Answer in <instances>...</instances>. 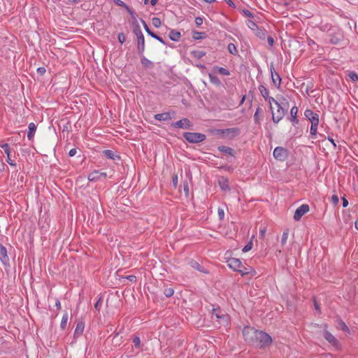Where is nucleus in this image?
I'll use <instances>...</instances> for the list:
<instances>
[{"label": "nucleus", "instance_id": "6e6d98bb", "mask_svg": "<svg viewBox=\"0 0 358 358\" xmlns=\"http://www.w3.org/2000/svg\"><path fill=\"white\" fill-rule=\"evenodd\" d=\"M266 232V227H263V228H262L260 229V236H261L262 238H264Z\"/></svg>", "mask_w": 358, "mask_h": 358}, {"label": "nucleus", "instance_id": "79ce46f5", "mask_svg": "<svg viewBox=\"0 0 358 358\" xmlns=\"http://www.w3.org/2000/svg\"><path fill=\"white\" fill-rule=\"evenodd\" d=\"M247 25L250 29L252 30H255L257 27L256 23L250 20L247 21Z\"/></svg>", "mask_w": 358, "mask_h": 358}, {"label": "nucleus", "instance_id": "8fccbe9b", "mask_svg": "<svg viewBox=\"0 0 358 358\" xmlns=\"http://www.w3.org/2000/svg\"><path fill=\"white\" fill-rule=\"evenodd\" d=\"M219 149H220V150L225 152L229 153V154H231V152H232V149L231 148H227V147H224V146L220 147Z\"/></svg>", "mask_w": 358, "mask_h": 358}, {"label": "nucleus", "instance_id": "aec40b11", "mask_svg": "<svg viewBox=\"0 0 358 358\" xmlns=\"http://www.w3.org/2000/svg\"><path fill=\"white\" fill-rule=\"evenodd\" d=\"M213 72L216 73H220V74L224 75V76H229L230 75L229 71L223 67L214 66L213 68Z\"/></svg>", "mask_w": 358, "mask_h": 358}, {"label": "nucleus", "instance_id": "864d4df0", "mask_svg": "<svg viewBox=\"0 0 358 358\" xmlns=\"http://www.w3.org/2000/svg\"><path fill=\"white\" fill-rule=\"evenodd\" d=\"M331 201H332V202H333L334 204H336H336L338 203V201H339V199H338V196H337V195H333V196H331Z\"/></svg>", "mask_w": 358, "mask_h": 358}, {"label": "nucleus", "instance_id": "dca6fc26", "mask_svg": "<svg viewBox=\"0 0 358 358\" xmlns=\"http://www.w3.org/2000/svg\"><path fill=\"white\" fill-rule=\"evenodd\" d=\"M208 77L210 79V82L217 86H220L221 85V81L216 76V73L213 72V69H212L211 71L208 73Z\"/></svg>", "mask_w": 358, "mask_h": 358}, {"label": "nucleus", "instance_id": "4c0bfd02", "mask_svg": "<svg viewBox=\"0 0 358 358\" xmlns=\"http://www.w3.org/2000/svg\"><path fill=\"white\" fill-rule=\"evenodd\" d=\"M288 232L284 231L282 233V237H281V244L282 245H285L287 243V241L288 239Z\"/></svg>", "mask_w": 358, "mask_h": 358}, {"label": "nucleus", "instance_id": "f704fd0d", "mask_svg": "<svg viewBox=\"0 0 358 358\" xmlns=\"http://www.w3.org/2000/svg\"><path fill=\"white\" fill-rule=\"evenodd\" d=\"M261 113H262V110L260 108H258L257 110H256V112L254 115V120L255 121V122H259V120H260V118H261Z\"/></svg>", "mask_w": 358, "mask_h": 358}, {"label": "nucleus", "instance_id": "338daca9", "mask_svg": "<svg viewBox=\"0 0 358 358\" xmlns=\"http://www.w3.org/2000/svg\"><path fill=\"white\" fill-rule=\"evenodd\" d=\"M100 175H101V179L103 178H106V176H107V174L106 172H101L100 171Z\"/></svg>", "mask_w": 358, "mask_h": 358}, {"label": "nucleus", "instance_id": "a211bd4d", "mask_svg": "<svg viewBox=\"0 0 358 358\" xmlns=\"http://www.w3.org/2000/svg\"><path fill=\"white\" fill-rule=\"evenodd\" d=\"M88 180L92 182H96L101 180L100 171L95 170L91 172L88 176Z\"/></svg>", "mask_w": 358, "mask_h": 358}, {"label": "nucleus", "instance_id": "603ef678", "mask_svg": "<svg viewBox=\"0 0 358 358\" xmlns=\"http://www.w3.org/2000/svg\"><path fill=\"white\" fill-rule=\"evenodd\" d=\"M6 162H7L9 165H10V166H15V163L14 162V161H13V160H12V159H10V155H7Z\"/></svg>", "mask_w": 358, "mask_h": 358}, {"label": "nucleus", "instance_id": "13d9d810", "mask_svg": "<svg viewBox=\"0 0 358 358\" xmlns=\"http://www.w3.org/2000/svg\"><path fill=\"white\" fill-rule=\"evenodd\" d=\"M184 191L187 196L189 194V187L187 182L184 183Z\"/></svg>", "mask_w": 358, "mask_h": 358}, {"label": "nucleus", "instance_id": "2eb2a0df", "mask_svg": "<svg viewBox=\"0 0 358 358\" xmlns=\"http://www.w3.org/2000/svg\"><path fill=\"white\" fill-rule=\"evenodd\" d=\"M217 134H222V135H229L231 134L232 136H236L238 133V129L236 128H231V129H219L217 130Z\"/></svg>", "mask_w": 358, "mask_h": 358}, {"label": "nucleus", "instance_id": "0eeeda50", "mask_svg": "<svg viewBox=\"0 0 358 358\" xmlns=\"http://www.w3.org/2000/svg\"><path fill=\"white\" fill-rule=\"evenodd\" d=\"M324 338L336 349L338 350L341 348V344L337 338L329 331H324Z\"/></svg>", "mask_w": 358, "mask_h": 358}, {"label": "nucleus", "instance_id": "bb28decb", "mask_svg": "<svg viewBox=\"0 0 358 358\" xmlns=\"http://www.w3.org/2000/svg\"><path fill=\"white\" fill-rule=\"evenodd\" d=\"M192 57L196 59H201L205 55V52L200 50H193L190 52Z\"/></svg>", "mask_w": 358, "mask_h": 358}, {"label": "nucleus", "instance_id": "4d7b16f0", "mask_svg": "<svg viewBox=\"0 0 358 358\" xmlns=\"http://www.w3.org/2000/svg\"><path fill=\"white\" fill-rule=\"evenodd\" d=\"M76 153H77V150H76V149L73 148V149H71V150L69 151V155L70 157H73V156H75V155H76Z\"/></svg>", "mask_w": 358, "mask_h": 358}, {"label": "nucleus", "instance_id": "5701e85b", "mask_svg": "<svg viewBox=\"0 0 358 358\" xmlns=\"http://www.w3.org/2000/svg\"><path fill=\"white\" fill-rule=\"evenodd\" d=\"M103 154L105 157H106L108 159H120V157L117 155L114 152L110 150H105L103 151Z\"/></svg>", "mask_w": 358, "mask_h": 358}, {"label": "nucleus", "instance_id": "f257e3e1", "mask_svg": "<svg viewBox=\"0 0 358 358\" xmlns=\"http://www.w3.org/2000/svg\"><path fill=\"white\" fill-rule=\"evenodd\" d=\"M225 259L229 267L233 271L240 273L241 275L248 274L255 275L256 273L255 271L252 267H245L241 259L232 257L231 251L226 252Z\"/></svg>", "mask_w": 358, "mask_h": 358}, {"label": "nucleus", "instance_id": "393cba45", "mask_svg": "<svg viewBox=\"0 0 358 358\" xmlns=\"http://www.w3.org/2000/svg\"><path fill=\"white\" fill-rule=\"evenodd\" d=\"M114 3L117 5V6H122L123 8H124L127 11L128 13L132 16L134 17V12L129 8V6L127 5H126L124 3V2H123L122 0H113Z\"/></svg>", "mask_w": 358, "mask_h": 358}, {"label": "nucleus", "instance_id": "20e7f679", "mask_svg": "<svg viewBox=\"0 0 358 358\" xmlns=\"http://www.w3.org/2000/svg\"><path fill=\"white\" fill-rule=\"evenodd\" d=\"M185 138L190 143H200L206 139V136L200 133L186 132L184 134Z\"/></svg>", "mask_w": 358, "mask_h": 358}, {"label": "nucleus", "instance_id": "4be33fe9", "mask_svg": "<svg viewBox=\"0 0 358 358\" xmlns=\"http://www.w3.org/2000/svg\"><path fill=\"white\" fill-rule=\"evenodd\" d=\"M297 113H298V108L296 106H293L290 110L291 115V121L295 124L298 122L297 120Z\"/></svg>", "mask_w": 358, "mask_h": 358}, {"label": "nucleus", "instance_id": "2f4dec72", "mask_svg": "<svg viewBox=\"0 0 358 358\" xmlns=\"http://www.w3.org/2000/svg\"><path fill=\"white\" fill-rule=\"evenodd\" d=\"M227 49L229 52L232 55H236L238 52L236 47L234 43H229L228 45Z\"/></svg>", "mask_w": 358, "mask_h": 358}, {"label": "nucleus", "instance_id": "ddd939ff", "mask_svg": "<svg viewBox=\"0 0 358 358\" xmlns=\"http://www.w3.org/2000/svg\"><path fill=\"white\" fill-rule=\"evenodd\" d=\"M218 184L222 190L227 192L230 190L229 182L227 178L220 177L218 179Z\"/></svg>", "mask_w": 358, "mask_h": 358}, {"label": "nucleus", "instance_id": "473e14b6", "mask_svg": "<svg viewBox=\"0 0 358 358\" xmlns=\"http://www.w3.org/2000/svg\"><path fill=\"white\" fill-rule=\"evenodd\" d=\"M319 122L311 124L310 133L311 135H316Z\"/></svg>", "mask_w": 358, "mask_h": 358}, {"label": "nucleus", "instance_id": "423d86ee", "mask_svg": "<svg viewBox=\"0 0 358 358\" xmlns=\"http://www.w3.org/2000/svg\"><path fill=\"white\" fill-rule=\"evenodd\" d=\"M272 119L275 123H278L284 117L285 111L280 105L276 106V110L271 109Z\"/></svg>", "mask_w": 358, "mask_h": 358}, {"label": "nucleus", "instance_id": "c03bdc74", "mask_svg": "<svg viewBox=\"0 0 358 358\" xmlns=\"http://www.w3.org/2000/svg\"><path fill=\"white\" fill-rule=\"evenodd\" d=\"M142 22L143 24V27H144V29L146 31V32L153 38V36L155 35V33H153L152 31H151V30L149 29L148 25L146 24V23L145 22V21L142 20Z\"/></svg>", "mask_w": 358, "mask_h": 358}, {"label": "nucleus", "instance_id": "7c9ffc66", "mask_svg": "<svg viewBox=\"0 0 358 358\" xmlns=\"http://www.w3.org/2000/svg\"><path fill=\"white\" fill-rule=\"evenodd\" d=\"M141 64L145 67L150 68V67H152V66H153L152 62L151 61H150L149 59H148L147 58H145V57L141 58Z\"/></svg>", "mask_w": 358, "mask_h": 358}, {"label": "nucleus", "instance_id": "9b49d317", "mask_svg": "<svg viewBox=\"0 0 358 358\" xmlns=\"http://www.w3.org/2000/svg\"><path fill=\"white\" fill-rule=\"evenodd\" d=\"M304 115L310 121L311 124L319 122V115L313 110L307 109L305 110Z\"/></svg>", "mask_w": 358, "mask_h": 358}, {"label": "nucleus", "instance_id": "6e6552de", "mask_svg": "<svg viewBox=\"0 0 358 358\" xmlns=\"http://www.w3.org/2000/svg\"><path fill=\"white\" fill-rule=\"evenodd\" d=\"M287 152L282 147H277L273 151V157L279 161H284L287 158Z\"/></svg>", "mask_w": 358, "mask_h": 358}, {"label": "nucleus", "instance_id": "e2e57ef3", "mask_svg": "<svg viewBox=\"0 0 358 358\" xmlns=\"http://www.w3.org/2000/svg\"><path fill=\"white\" fill-rule=\"evenodd\" d=\"M348 205V201L345 198H343V206L347 207Z\"/></svg>", "mask_w": 358, "mask_h": 358}, {"label": "nucleus", "instance_id": "0e129e2a", "mask_svg": "<svg viewBox=\"0 0 358 358\" xmlns=\"http://www.w3.org/2000/svg\"><path fill=\"white\" fill-rule=\"evenodd\" d=\"M38 72L41 74H43L45 72V69L43 67H40L37 69Z\"/></svg>", "mask_w": 358, "mask_h": 358}, {"label": "nucleus", "instance_id": "4468645a", "mask_svg": "<svg viewBox=\"0 0 358 358\" xmlns=\"http://www.w3.org/2000/svg\"><path fill=\"white\" fill-rule=\"evenodd\" d=\"M8 259L6 248L0 244V260L5 264L8 262Z\"/></svg>", "mask_w": 358, "mask_h": 358}, {"label": "nucleus", "instance_id": "412c9836", "mask_svg": "<svg viewBox=\"0 0 358 358\" xmlns=\"http://www.w3.org/2000/svg\"><path fill=\"white\" fill-rule=\"evenodd\" d=\"M28 128H29V131L27 134V138H29V140H31L34 136V134H35V131L36 129V127L34 123L31 122V123H29Z\"/></svg>", "mask_w": 358, "mask_h": 358}, {"label": "nucleus", "instance_id": "5fc2aeb1", "mask_svg": "<svg viewBox=\"0 0 358 358\" xmlns=\"http://www.w3.org/2000/svg\"><path fill=\"white\" fill-rule=\"evenodd\" d=\"M195 23L197 26H200L203 24V19L201 17H196Z\"/></svg>", "mask_w": 358, "mask_h": 358}, {"label": "nucleus", "instance_id": "f03ea898", "mask_svg": "<svg viewBox=\"0 0 358 358\" xmlns=\"http://www.w3.org/2000/svg\"><path fill=\"white\" fill-rule=\"evenodd\" d=\"M258 333V330L251 327H246L243 329V335L245 340L252 343L257 342V336Z\"/></svg>", "mask_w": 358, "mask_h": 358}, {"label": "nucleus", "instance_id": "a19ab883", "mask_svg": "<svg viewBox=\"0 0 358 358\" xmlns=\"http://www.w3.org/2000/svg\"><path fill=\"white\" fill-rule=\"evenodd\" d=\"M348 76L354 82L358 80V75L354 71L349 72Z\"/></svg>", "mask_w": 358, "mask_h": 358}, {"label": "nucleus", "instance_id": "1a4fd4ad", "mask_svg": "<svg viewBox=\"0 0 358 358\" xmlns=\"http://www.w3.org/2000/svg\"><path fill=\"white\" fill-rule=\"evenodd\" d=\"M309 211V206L307 204H303L299 206L295 211L294 219L296 221L299 220L301 217Z\"/></svg>", "mask_w": 358, "mask_h": 358}, {"label": "nucleus", "instance_id": "09e8293b", "mask_svg": "<svg viewBox=\"0 0 358 358\" xmlns=\"http://www.w3.org/2000/svg\"><path fill=\"white\" fill-rule=\"evenodd\" d=\"M117 38H118L119 42L122 44L125 41V39H126L123 33L118 34Z\"/></svg>", "mask_w": 358, "mask_h": 358}, {"label": "nucleus", "instance_id": "f8f14e48", "mask_svg": "<svg viewBox=\"0 0 358 358\" xmlns=\"http://www.w3.org/2000/svg\"><path fill=\"white\" fill-rule=\"evenodd\" d=\"M270 71L273 83L275 85H280L281 83V78L279 74L275 71L273 64L270 66Z\"/></svg>", "mask_w": 358, "mask_h": 358}, {"label": "nucleus", "instance_id": "7ed1b4c3", "mask_svg": "<svg viewBox=\"0 0 358 358\" xmlns=\"http://www.w3.org/2000/svg\"><path fill=\"white\" fill-rule=\"evenodd\" d=\"M272 341L271 336L262 331H259L257 336V342L254 344L259 345L261 347H264L271 345Z\"/></svg>", "mask_w": 358, "mask_h": 358}, {"label": "nucleus", "instance_id": "3c124183", "mask_svg": "<svg viewBox=\"0 0 358 358\" xmlns=\"http://www.w3.org/2000/svg\"><path fill=\"white\" fill-rule=\"evenodd\" d=\"M216 317L217 319H220L222 321H219V323L220 324H227V318L226 317H220L217 315H216Z\"/></svg>", "mask_w": 358, "mask_h": 358}, {"label": "nucleus", "instance_id": "9d476101", "mask_svg": "<svg viewBox=\"0 0 358 358\" xmlns=\"http://www.w3.org/2000/svg\"><path fill=\"white\" fill-rule=\"evenodd\" d=\"M172 127L175 128L187 129L190 127V122L187 118H183L180 120L172 123Z\"/></svg>", "mask_w": 358, "mask_h": 358}, {"label": "nucleus", "instance_id": "de8ad7c7", "mask_svg": "<svg viewBox=\"0 0 358 358\" xmlns=\"http://www.w3.org/2000/svg\"><path fill=\"white\" fill-rule=\"evenodd\" d=\"M178 175L177 174H174L172 177V182H173V185L175 188H176L177 187V185H178Z\"/></svg>", "mask_w": 358, "mask_h": 358}, {"label": "nucleus", "instance_id": "a878e982", "mask_svg": "<svg viewBox=\"0 0 358 358\" xmlns=\"http://www.w3.org/2000/svg\"><path fill=\"white\" fill-rule=\"evenodd\" d=\"M259 90L261 94L265 99V100H267V99L269 97V92L267 90V88L264 85H259Z\"/></svg>", "mask_w": 358, "mask_h": 358}, {"label": "nucleus", "instance_id": "c756f323", "mask_svg": "<svg viewBox=\"0 0 358 358\" xmlns=\"http://www.w3.org/2000/svg\"><path fill=\"white\" fill-rule=\"evenodd\" d=\"M69 320V315L67 313H65L62 317V321H61V328L64 329L67 324Z\"/></svg>", "mask_w": 358, "mask_h": 358}, {"label": "nucleus", "instance_id": "6ab92c4d", "mask_svg": "<svg viewBox=\"0 0 358 358\" xmlns=\"http://www.w3.org/2000/svg\"><path fill=\"white\" fill-rule=\"evenodd\" d=\"M155 119L159 121H165V120H169L171 119V116L169 113H159L156 114L155 115Z\"/></svg>", "mask_w": 358, "mask_h": 358}, {"label": "nucleus", "instance_id": "37998d69", "mask_svg": "<svg viewBox=\"0 0 358 358\" xmlns=\"http://www.w3.org/2000/svg\"><path fill=\"white\" fill-rule=\"evenodd\" d=\"M252 241H250L249 243H248V244L246 245H245V247L243 248V252H247L248 251H250L252 248Z\"/></svg>", "mask_w": 358, "mask_h": 358}, {"label": "nucleus", "instance_id": "ea45409f", "mask_svg": "<svg viewBox=\"0 0 358 358\" xmlns=\"http://www.w3.org/2000/svg\"><path fill=\"white\" fill-rule=\"evenodd\" d=\"M190 266H191V267H192V268H194V269H196V270H198V271H203L201 270V266H200V265H199V263H197L196 262L192 261V262H190Z\"/></svg>", "mask_w": 358, "mask_h": 358}, {"label": "nucleus", "instance_id": "c9c22d12", "mask_svg": "<svg viewBox=\"0 0 358 358\" xmlns=\"http://www.w3.org/2000/svg\"><path fill=\"white\" fill-rule=\"evenodd\" d=\"M152 25L156 28L159 27L162 24L161 20L159 17H153L152 19Z\"/></svg>", "mask_w": 358, "mask_h": 358}, {"label": "nucleus", "instance_id": "bf43d9fd", "mask_svg": "<svg viewBox=\"0 0 358 358\" xmlns=\"http://www.w3.org/2000/svg\"><path fill=\"white\" fill-rule=\"evenodd\" d=\"M153 38H155V39H157V41H159L160 43H163V44H164V43H165V42L164 41V40L162 39V38L159 37V36H157V35H156V34L153 36Z\"/></svg>", "mask_w": 358, "mask_h": 358}, {"label": "nucleus", "instance_id": "e433bc0d", "mask_svg": "<svg viewBox=\"0 0 358 358\" xmlns=\"http://www.w3.org/2000/svg\"><path fill=\"white\" fill-rule=\"evenodd\" d=\"M0 146L3 149V151L6 155H10V147L8 143L1 144Z\"/></svg>", "mask_w": 358, "mask_h": 358}, {"label": "nucleus", "instance_id": "b1692460", "mask_svg": "<svg viewBox=\"0 0 358 358\" xmlns=\"http://www.w3.org/2000/svg\"><path fill=\"white\" fill-rule=\"evenodd\" d=\"M84 329H85V324L84 322H79L77 325H76V329H75V335L76 336H80L83 331H84Z\"/></svg>", "mask_w": 358, "mask_h": 358}, {"label": "nucleus", "instance_id": "69168bd1", "mask_svg": "<svg viewBox=\"0 0 358 358\" xmlns=\"http://www.w3.org/2000/svg\"><path fill=\"white\" fill-rule=\"evenodd\" d=\"M244 13L248 17H252V15L251 12L248 10H244Z\"/></svg>", "mask_w": 358, "mask_h": 358}, {"label": "nucleus", "instance_id": "58836bf2", "mask_svg": "<svg viewBox=\"0 0 358 358\" xmlns=\"http://www.w3.org/2000/svg\"><path fill=\"white\" fill-rule=\"evenodd\" d=\"M164 294L166 297H170L174 294V290L173 288L169 287L164 289Z\"/></svg>", "mask_w": 358, "mask_h": 358}, {"label": "nucleus", "instance_id": "39448f33", "mask_svg": "<svg viewBox=\"0 0 358 358\" xmlns=\"http://www.w3.org/2000/svg\"><path fill=\"white\" fill-rule=\"evenodd\" d=\"M134 32L137 37L138 50L142 53L145 50V39L138 25L134 29Z\"/></svg>", "mask_w": 358, "mask_h": 358}, {"label": "nucleus", "instance_id": "49530a36", "mask_svg": "<svg viewBox=\"0 0 358 358\" xmlns=\"http://www.w3.org/2000/svg\"><path fill=\"white\" fill-rule=\"evenodd\" d=\"M217 214H218L219 219L220 220H222L224 219V209H222L221 208H219L218 210H217Z\"/></svg>", "mask_w": 358, "mask_h": 358}, {"label": "nucleus", "instance_id": "a18cd8bd", "mask_svg": "<svg viewBox=\"0 0 358 358\" xmlns=\"http://www.w3.org/2000/svg\"><path fill=\"white\" fill-rule=\"evenodd\" d=\"M133 343L136 348H139L141 345V339L139 337L136 336L133 339Z\"/></svg>", "mask_w": 358, "mask_h": 358}, {"label": "nucleus", "instance_id": "774afa93", "mask_svg": "<svg viewBox=\"0 0 358 358\" xmlns=\"http://www.w3.org/2000/svg\"><path fill=\"white\" fill-rule=\"evenodd\" d=\"M229 6H234L233 1L231 0H224Z\"/></svg>", "mask_w": 358, "mask_h": 358}, {"label": "nucleus", "instance_id": "680f3d73", "mask_svg": "<svg viewBox=\"0 0 358 358\" xmlns=\"http://www.w3.org/2000/svg\"><path fill=\"white\" fill-rule=\"evenodd\" d=\"M268 42L271 46L273 45L274 41L271 36L268 37Z\"/></svg>", "mask_w": 358, "mask_h": 358}, {"label": "nucleus", "instance_id": "f3484780", "mask_svg": "<svg viewBox=\"0 0 358 358\" xmlns=\"http://www.w3.org/2000/svg\"><path fill=\"white\" fill-rule=\"evenodd\" d=\"M169 36L171 41H178L181 38V34L176 29H171L169 32Z\"/></svg>", "mask_w": 358, "mask_h": 358}, {"label": "nucleus", "instance_id": "72a5a7b5", "mask_svg": "<svg viewBox=\"0 0 358 358\" xmlns=\"http://www.w3.org/2000/svg\"><path fill=\"white\" fill-rule=\"evenodd\" d=\"M341 41V35L340 34L338 36H332L330 38V41L332 44L337 45Z\"/></svg>", "mask_w": 358, "mask_h": 358}, {"label": "nucleus", "instance_id": "cd10ccee", "mask_svg": "<svg viewBox=\"0 0 358 358\" xmlns=\"http://www.w3.org/2000/svg\"><path fill=\"white\" fill-rule=\"evenodd\" d=\"M268 103H269V106H270V109H274V107H273V104L277 106H279L280 103L273 98V97H271V96H269L267 100H266Z\"/></svg>", "mask_w": 358, "mask_h": 358}, {"label": "nucleus", "instance_id": "c85d7f7f", "mask_svg": "<svg viewBox=\"0 0 358 358\" xmlns=\"http://www.w3.org/2000/svg\"><path fill=\"white\" fill-rule=\"evenodd\" d=\"M338 328L341 329L342 331L349 332V328L343 320H338Z\"/></svg>", "mask_w": 358, "mask_h": 358}, {"label": "nucleus", "instance_id": "052dcab7", "mask_svg": "<svg viewBox=\"0 0 358 358\" xmlns=\"http://www.w3.org/2000/svg\"><path fill=\"white\" fill-rule=\"evenodd\" d=\"M55 306H56V307L57 308L58 310H60L62 308V305H61V303H60L59 300L57 299L55 301Z\"/></svg>", "mask_w": 358, "mask_h": 358}]
</instances>
